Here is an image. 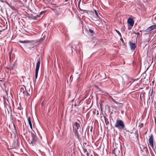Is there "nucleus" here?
I'll return each mask as SVG.
<instances>
[{
    "instance_id": "obj_1",
    "label": "nucleus",
    "mask_w": 156,
    "mask_h": 156,
    "mask_svg": "<svg viewBox=\"0 0 156 156\" xmlns=\"http://www.w3.org/2000/svg\"><path fill=\"white\" fill-rule=\"evenodd\" d=\"M73 126L75 130V136L77 138L79 139L80 138V136L81 135L80 125L78 122H75L73 124Z\"/></svg>"
},
{
    "instance_id": "obj_2",
    "label": "nucleus",
    "mask_w": 156,
    "mask_h": 156,
    "mask_svg": "<svg viewBox=\"0 0 156 156\" xmlns=\"http://www.w3.org/2000/svg\"><path fill=\"white\" fill-rule=\"evenodd\" d=\"M115 127L118 128L119 130L125 129V126L124 122L121 120H117L115 125Z\"/></svg>"
},
{
    "instance_id": "obj_3",
    "label": "nucleus",
    "mask_w": 156,
    "mask_h": 156,
    "mask_svg": "<svg viewBox=\"0 0 156 156\" xmlns=\"http://www.w3.org/2000/svg\"><path fill=\"white\" fill-rule=\"evenodd\" d=\"M40 65V59L39 58L38 59V61L37 62V65L36 67V69L35 71V78L37 79V77L38 74Z\"/></svg>"
},
{
    "instance_id": "obj_4",
    "label": "nucleus",
    "mask_w": 156,
    "mask_h": 156,
    "mask_svg": "<svg viewBox=\"0 0 156 156\" xmlns=\"http://www.w3.org/2000/svg\"><path fill=\"white\" fill-rule=\"evenodd\" d=\"M84 153L87 156H89V153L87 151V147H89V144H87L86 143H84L83 144V145L82 146Z\"/></svg>"
},
{
    "instance_id": "obj_5",
    "label": "nucleus",
    "mask_w": 156,
    "mask_h": 156,
    "mask_svg": "<svg viewBox=\"0 0 156 156\" xmlns=\"http://www.w3.org/2000/svg\"><path fill=\"white\" fill-rule=\"evenodd\" d=\"M149 142L150 145L152 147H153L154 144H153V137L152 134H151L150 135L149 139Z\"/></svg>"
},
{
    "instance_id": "obj_6",
    "label": "nucleus",
    "mask_w": 156,
    "mask_h": 156,
    "mask_svg": "<svg viewBox=\"0 0 156 156\" xmlns=\"http://www.w3.org/2000/svg\"><path fill=\"white\" fill-rule=\"evenodd\" d=\"M130 49L132 50H134L136 48V45L135 43H133L131 41L129 42Z\"/></svg>"
},
{
    "instance_id": "obj_7",
    "label": "nucleus",
    "mask_w": 156,
    "mask_h": 156,
    "mask_svg": "<svg viewBox=\"0 0 156 156\" xmlns=\"http://www.w3.org/2000/svg\"><path fill=\"white\" fill-rule=\"evenodd\" d=\"M127 22L130 26H133V25L134 21L132 18H129L127 21Z\"/></svg>"
},
{
    "instance_id": "obj_8",
    "label": "nucleus",
    "mask_w": 156,
    "mask_h": 156,
    "mask_svg": "<svg viewBox=\"0 0 156 156\" xmlns=\"http://www.w3.org/2000/svg\"><path fill=\"white\" fill-rule=\"evenodd\" d=\"M23 94L26 96L27 97H30V94L26 90L25 87V90L23 91Z\"/></svg>"
},
{
    "instance_id": "obj_9",
    "label": "nucleus",
    "mask_w": 156,
    "mask_h": 156,
    "mask_svg": "<svg viewBox=\"0 0 156 156\" xmlns=\"http://www.w3.org/2000/svg\"><path fill=\"white\" fill-rule=\"evenodd\" d=\"M31 134L32 137V140L34 141H36L37 140V137L33 133L31 132Z\"/></svg>"
},
{
    "instance_id": "obj_10",
    "label": "nucleus",
    "mask_w": 156,
    "mask_h": 156,
    "mask_svg": "<svg viewBox=\"0 0 156 156\" xmlns=\"http://www.w3.org/2000/svg\"><path fill=\"white\" fill-rule=\"evenodd\" d=\"M103 116L106 125V126H108L109 125V123L108 119L104 115Z\"/></svg>"
},
{
    "instance_id": "obj_11",
    "label": "nucleus",
    "mask_w": 156,
    "mask_h": 156,
    "mask_svg": "<svg viewBox=\"0 0 156 156\" xmlns=\"http://www.w3.org/2000/svg\"><path fill=\"white\" fill-rule=\"evenodd\" d=\"M19 42L22 43H29L31 42V41H29L28 40H26L25 41H21L20 40L19 41Z\"/></svg>"
},
{
    "instance_id": "obj_12",
    "label": "nucleus",
    "mask_w": 156,
    "mask_h": 156,
    "mask_svg": "<svg viewBox=\"0 0 156 156\" xmlns=\"http://www.w3.org/2000/svg\"><path fill=\"white\" fill-rule=\"evenodd\" d=\"M156 29V24L150 26L147 29Z\"/></svg>"
},
{
    "instance_id": "obj_13",
    "label": "nucleus",
    "mask_w": 156,
    "mask_h": 156,
    "mask_svg": "<svg viewBox=\"0 0 156 156\" xmlns=\"http://www.w3.org/2000/svg\"><path fill=\"white\" fill-rule=\"evenodd\" d=\"M94 11L96 17L99 18L98 14H99L100 13H99L96 10H94Z\"/></svg>"
},
{
    "instance_id": "obj_14",
    "label": "nucleus",
    "mask_w": 156,
    "mask_h": 156,
    "mask_svg": "<svg viewBox=\"0 0 156 156\" xmlns=\"http://www.w3.org/2000/svg\"><path fill=\"white\" fill-rule=\"evenodd\" d=\"M28 121L29 125V126L32 125V122L31 120V118L30 116H29L28 118Z\"/></svg>"
},
{
    "instance_id": "obj_15",
    "label": "nucleus",
    "mask_w": 156,
    "mask_h": 156,
    "mask_svg": "<svg viewBox=\"0 0 156 156\" xmlns=\"http://www.w3.org/2000/svg\"><path fill=\"white\" fill-rule=\"evenodd\" d=\"M153 91V90H152V91H151V92H150L151 90H150V91H149V97L151 96L152 95V93H153V91ZM150 99V97H149V99Z\"/></svg>"
},
{
    "instance_id": "obj_16",
    "label": "nucleus",
    "mask_w": 156,
    "mask_h": 156,
    "mask_svg": "<svg viewBox=\"0 0 156 156\" xmlns=\"http://www.w3.org/2000/svg\"><path fill=\"white\" fill-rule=\"evenodd\" d=\"M116 31V33L119 34V35L120 37H122V35L120 33V32L118 31V30H115Z\"/></svg>"
},
{
    "instance_id": "obj_17",
    "label": "nucleus",
    "mask_w": 156,
    "mask_h": 156,
    "mask_svg": "<svg viewBox=\"0 0 156 156\" xmlns=\"http://www.w3.org/2000/svg\"><path fill=\"white\" fill-rule=\"evenodd\" d=\"M117 149L116 148H114L112 151V154H114V155H115L116 156V154H115V152Z\"/></svg>"
},
{
    "instance_id": "obj_18",
    "label": "nucleus",
    "mask_w": 156,
    "mask_h": 156,
    "mask_svg": "<svg viewBox=\"0 0 156 156\" xmlns=\"http://www.w3.org/2000/svg\"><path fill=\"white\" fill-rule=\"evenodd\" d=\"M6 69L8 70H12L13 69V68L12 67V66L9 67H7Z\"/></svg>"
},
{
    "instance_id": "obj_19",
    "label": "nucleus",
    "mask_w": 156,
    "mask_h": 156,
    "mask_svg": "<svg viewBox=\"0 0 156 156\" xmlns=\"http://www.w3.org/2000/svg\"><path fill=\"white\" fill-rule=\"evenodd\" d=\"M89 32L92 34V35H93L94 34L93 30H89Z\"/></svg>"
},
{
    "instance_id": "obj_20",
    "label": "nucleus",
    "mask_w": 156,
    "mask_h": 156,
    "mask_svg": "<svg viewBox=\"0 0 156 156\" xmlns=\"http://www.w3.org/2000/svg\"><path fill=\"white\" fill-rule=\"evenodd\" d=\"M84 12L88 14H90L91 13V12L90 11L87 10H84Z\"/></svg>"
},
{
    "instance_id": "obj_21",
    "label": "nucleus",
    "mask_w": 156,
    "mask_h": 156,
    "mask_svg": "<svg viewBox=\"0 0 156 156\" xmlns=\"http://www.w3.org/2000/svg\"><path fill=\"white\" fill-rule=\"evenodd\" d=\"M25 90V88H21L20 90V92H22V93H23V90Z\"/></svg>"
},
{
    "instance_id": "obj_22",
    "label": "nucleus",
    "mask_w": 156,
    "mask_h": 156,
    "mask_svg": "<svg viewBox=\"0 0 156 156\" xmlns=\"http://www.w3.org/2000/svg\"><path fill=\"white\" fill-rule=\"evenodd\" d=\"M5 2L9 6H10V5L8 2H5L4 1H2V0L0 1V2Z\"/></svg>"
},
{
    "instance_id": "obj_23",
    "label": "nucleus",
    "mask_w": 156,
    "mask_h": 156,
    "mask_svg": "<svg viewBox=\"0 0 156 156\" xmlns=\"http://www.w3.org/2000/svg\"><path fill=\"white\" fill-rule=\"evenodd\" d=\"M143 126H144V124L143 123H140V125H139V126L140 127V128H142L143 127Z\"/></svg>"
},
{
    "instance_id": "obj_24",
    "label": "nucleus",
    "mask_w": 156,
    "mask_h": 156,
    "mask_svg": "<svg viewBox=\"0 0 156 156\" xmlns=\"http://www.w3.org/2000/svg\"><path fill=\"white\" fill-rule=\"evenodd\" d=\"M120 40L122 41V43L123 44H124V41L123 39L122 38V37H121L120 38Z\"/></svg>"
},
{
    "instance_id": "obj_25",
    "label": "nucleus",
    "mask_w": 156,
    "mask_h": 156,
    "mask_svg": "<svg viewBox=\"0 0 156 156\" xmlns=\"http://www.w3.org/2000/svg\"><path fill=\"white\" fill-rule=\"evenodd\" d=\"M36 141H34L33 140H32L31 141L30 143V144H34L35 143V142Z\"/></svg>"
},
{
    "instance_id": "obj_26",
    "label": "nucleus",
    "mask_w": 156,
    "mask_h": 156,
    "mask_svg": "<svg viewBox=\"0 0 156 156\" xmlns=\"http://www.w3.org/2000/svg\"><path fill=\"white\" fill-rule=\"evenodd\" d=\"M144 30V32H149L151 30Z\"/></svg>"
},
{
    "instance_id": "obj_27",
    "label": "nucleus",
    "mask_w": 156,
    "mask_h": 156,
    "mask_svg": "<svg viewBox=\"0 0 156 156\" xmlns=\"http://www.w3.org/2000/svg\"><path fill=\"white\" fill-rule=\"evenodd\" d=\"M93 129V127L92 126H91L90 127V131L91 132H92Z\"/></svg>"
},
{
    "instance_id": "obj_28",
    "label": "nucleus",
    "mask_w": 156,
    "mask_h": 156,
    "mask_svg": "<svg viewBox=\"0 0 156 156\" xmlns=\"http://www.w3.org/2000/svg\"><path fill=\"white\" fill-rule=\"evenodd\" d=\"M134 33L138 35H140V33L138 32H134Z\"/></svg>"
},
{
    "instance_id": "obj_29",
    "label": "nucleus",
    "mask_w": 156,
    "mask_h": 156,
    "mask_svg": "<svg viewBox=\"0 0 156 156\" xmlns=\"http://www.w3.org/2000/svg\"><path fill=\"white\" fill-rule=\"evenodd\" d=\"M136 137H137V139H138V135L137 133H136Z\"/></svg>"
},
{
    "instance_id": "obj_30",
    "label": "nucleus",
    "mask_w": 156,
    "mask_h": 156,
    "mask_svg": "<svg viewBox=\"0 0 156 156\" xmlns=\"http://www.w3.org/2000/svg\"><path fill=\"white\" fill-rule=\"evenodd\" d=\"M30 129H31L33 130V127H32V125H30Z\"/></svg>"
},
{
    "instance_id": "obj_31",
    "label": "nucleus",
    "mask_w": 156,
    "mask_h": 156,
    "mask_svg": "<svg viewBox=\"0 0 156 156\" xmlns=\"http://www.w3.org/2000/svg\"><path fill=\"white\" fill-rule=\"evenodd\" d=\"M110 97L111 98L112 100H113V101H115V100L113 99L112 98V97L111 96H110Z\"/></svg>"
},
{
    "instance_id": "obj_32",
    "label": "nucleus",
    "mask_w": 156,
    "mask_h": 156,
    "mask_svg": "<svg viewBox=\"0 0 156 156\" xmlns=\"http://www.w3.org/2000/svg\"><path fill=\"white\" fill-rule=\"evenodd\" d=\"M71 48L72 51L73 52V49H72V48H73V47L72 46H71Z\"/></svg>"
},
{
    "instance_id": "obj_33",
    "label": "nucleus",
    "mask_w": 156,
    "mask_h": 156,
    "mask_svg": "<svg viewBox=\"0 0 156 156\" xmlns=\"http://www.w3.org/2000/svg\"><path fill=\"white\" fill-rule=\"evenodd\" d=\"M140 32L141 33H141H142V31L140 30Z\"/></svg>"
},
{
    "instance_id": "obj_34",
    "label": "nucleus",
    "mask_w": 156,
    "mask_h": 156,
    "mask_svg": "<svg viewBox=\"0 0 156 156\" xmlns=\"http://www.w3.org/2000/svg\"><path fill=\"white\" fill-rule=\"evenodd\" d=\"M41 105L43 106V102H42L41 103Z\"/></svg>"
},
{
    "instance_id": "obj_35",
    "label": "nucleus",
    "mask_w": 156,
    "mask_h": 156,
    "mask_svg": "<svg viewBox=\"0 0 156 156\" xmlns=\"http://www.w3.org/2000/svg\"><path fill=\"white\" fill-rule=\"evenodd\" d=\"M143 148L144 149H145L146 147H145L144 146H143Z\"/></svg>"
},
{
    "instance_id": "obj_36",
    "label": "nucleus",
    "mask_w": 156,
    "mask_h": 156,
    "mask_svg": "<svg viewBox=\"0 0 156 156\" xmlns=\"http://www.w3.org/2000/svg\"><path fill=\"white\" fill-rule=\"evenodd\" d=\"M12 66V67L13 68V67L14 66V64H13Z\"/></svg>"
},
{
    "instance_id": "obj_37",
    "label": "nucleus",
    "mask_w": 156,
    "mask_h": 156,
    "mask_svg": "<svg viewBox=\"0 0 156 156\" xmlns=\"http://www.w3.org/2000/svg\"><path fill=\"white\" fill-rule=\"evenodd\" d=\"M14 128H15V130H16V127H15L14 126Z\"/></svg>"
},
{
    "instance_id": "obj_38",
    "label": "nucleus",
    "mask_w": 156,
    "mask_h": 156,
    "mask_svg": "<svg viewBox=\"0 0 156 156\" xmlns=\"http://www.w3.org/2000/svg\"><path fill=\"white\" fill-rule=\"evenodd\" d=\"M68 0H65V2H67L68 1Z\"/></svg>"
},
{
    "instance_id": "obj_39",
    "label": "nucleus",
    "mask_w": 156,
    "mask_h": 156,
    "mask_svg": "<svg viewBox=\"0 0 156 156\" xmlns=\"http://www.w3.org/2000/svg\"><path fill=\"white\" fill-rule=\"evenodd\" d=\"M99 115V113H98H98H97V115Z\"/></svg>"
},
{
    "instance_id": "obj_40",
    "label": "nucleus",
    "mask_w": 156,
    "mask_h": 156,
    "mask_svg": "<svg viewBox=\"0 0 156 156\" xmlns=\"http://www.w3.org/2000/svg\"><path fill=\"white\" fill-rule=\"evenodd\" d=\"M79 4H80V3H79H79H78V6H79Z\"/></svg>"
}]
</instances>
